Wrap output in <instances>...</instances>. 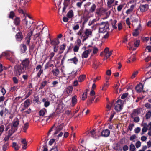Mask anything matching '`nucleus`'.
<instances>
[{"label": "nucleus", "mask_w": 151, "mask_h": 151, "mask_svg": "<svg viewBox=\"0 0 151 151\" xmlns=\"http://www.w3.org/2000/svg\"><path fill=\"white\" fill-rule=\"evenodd\" d=\"M28 21L25 17L22 20V23L19 29L23 32L25 38H52L53 37L49 33V30L47 27H42V25H39L35 28H32L26 31L27 28Z\"/></svg>", "instance_id": "1"}, {"label": "nucleus", "mask_w": 151, "mask_h": 151, "mask_svg": "<svg viewBox=\"0 0 151 151\" xmlns=\"http://www.w3.org/2000/svg\"><path fill=\"white\" fill-rule=\"evenodd\" d=\"M93 30L90 29H86L85 30L83 31V28H81L78 33V34L81 37V38L83 37V38H88L91 37L92 35Z\"/></svg>", "instance_id": "2"}, {"label": "nucleus", "mask_w": 151, "mask_h": 151, "mask_svg": "<svg viewBox=\"0 0 151 151\" xmlns=\"http://www.w3.org/2000/svg\"><path fill=\"white\" fill-rule=\"evenodd\" d=\"M109 24L108 21L103 22L101 23L100 27L99 32V33H104L109 29Z\"/></svg>", "instance_id": "3"}, {"label": "nucleus", "mask_w": 151, "mask_h": 151, "mask_svg": "<svg viewBox=\"0 0 151 151\" xmlns=\"http://www.w3.org/2000/svg\"><path fill=\"white\" fill-rule=\"evenodd\" d=\"M25 70L20 65H16L14 67V72L15 75L19 77Z\"/></svg>", "instance_id": "4"}, {"label": "nucleus", "mask_w": 151, "mask_h": 151, "mask_svg": "<svg viewBox=\"0 0 151 151\" xmlns=\"http://www.w3.org/2000/svg\"><path fill=\"white\" fill-rule=\"evenodd\" d=\"M50 44L53 47V51L56 52L58 50V45L60 43L58 38H50Z\"/></svg>", "instance_id": "5"}, {"label": "nucleus", "mask_w": 151, "mask_h": 151, "mask_svg": "<svg viewBox=\"0 0 151 151\" xmlns=\"http://www.w3.org/2000/svg\"><path fill=\"white\" fill-rule=\"evenodd\" d=\"M123 101L118 99L115 104L114 109L117 111H120L122 109Z\"/></svg>", "instance_id": "6"}, {"label": "nucleus", "mask_w": 151, "mask_h": 151, "mask_svg": "<svg viewBox=\"0 0 151 151\" xmlns=\"http://www.w3.org/2000/svg\"><path fill=\"white\" fill-rule=\"evenodd\" d=\"M43 65L39 64L35 68L37 72L36 77L37 78H40L41 75L43 73V70L42 69Z\"/></svg>", "instance_id": "7"}, {"label": "nucleus", "mask_w": 151, "mask_h": 151, "mask_svg": "<svg viewBox=\"0 0 151 151\" xmlns=\"http://www.w3.org/2000/svg\"><path fill=\"white\" fill-rule=\"evenodd\" d=\"M30 61L28 58H26L24 60H22V63L20 65L23 68L24 67V69L26 70L29 65Z\"/></svg>", "instance_id": "8"}, {"label": "nucleus", "mask_w": 151, "mask_h": 151, "mask_svg": "<svg viewBox=\"0 0 151 151\" xmlns=\"http://www.w3.org/2000/svg\"><path fill=\"white\" fill-rule=\"evenodd\" d=\"M141 26L140 23H139L137 28L133 32V36L135 37H137L139 34V31H141Z\"/></svg>", "instance_id": "9"}, {"label": "nucleus", "mask_w": 151, "mask_h": 151, "mask_svg": "<svg viewBox=\"0 0 151 151\" xmlns=\"http://www.w3.org/2000/svg\"><path fill=\"white\" fill-rule=\"evenodd\" d=\"M110 132V130L107 129L103 130L101 132V136L103 137H107L109 136Z\"/></svg>", "instance_id": "10"}, {"label": "nucleus", "mask_w": 151, "mask_h": 151, "mask_svg": "<svg viewBox=\"0 0 151 151\" xmlns=\"http://www.w3.org/2000/svg\"><path fill=\"white\" fill-rule=\"evenodd\" d=\"M143 86L142 83H139L136 86L135 89L137 92L140 93L142 91Z\"/></svg>", "instance_id": "11"}, {"label": "nucleus", "mask_w": 151, "mask_h": 151, "mask_svg": "<svg viewBox=\"0 0 151 151\" xmlns=\"http://www.w3.org/2000/svg\"><path fill=\"white\" fill-rule=\"evenodd\" d=\"M139 8L141 12H144L147 10L148 9V5L146 4L145 5H140Z\"/></svg>", "instance_id": "12"}, {"label": "nucleus", "mask_w": 151, "mask_h": 151, "mask_svg": "<svg viewBox=\"0 0 151 151\" xmlns=\"http://www.w3.org/2000/svg\"><path fill=\"white\" fill-rule=\"evenodd\" d=\"M19 124V119L16 117L13 120L12 122V126L18 128V125Z\"/></svg>", "instance_id": "13"}, {"label": "nucleus", "mask_w": 151, "mask_h": 151, "mask_svg": "<svg viewBox=\"0 0 151 151\" xmlns=\"http://www.w3.org/2000/svg\"><path fill=\"white\" fill-rule=\"evenodd\" d=\"M92 51V50L88 49L85 51L82 55V57L86 58L88 57V55Z\"/></svg>", "instance_id": "14"}, {"label": "nucleus", "mask_w": 151, "mask_h": 151, "mask_svg": "<svg viewBox=\"0 0 151 151\" xmlns=\"http://www.w3.org/2000/svg\"><path fill=\"white\" fill-rule=\"evenodd\" d=\"M20 21L19 17H16L14 19L13 23L15 26H18L20 25Z\"/></svg>", "instance_id": "15"}, {"label": "nucleus", "mask_w": 151, "mask_h": 151, "mask_svg": "<svg viewBox=\"0 0 151 151\" xmlns=\"http://www.w3.org/2000/svg\"><path fill=\"white\" fill-rule=\"evenodd\" d=\"M141 113V112L140 111V110L139 108H137L136 109H134L133 110L132 113L131 114V117L132 118H134L133 117V116H135L134 115V114H137L138 115Z\"/></svg>", "instance_id": "16"}, {"label": "nucleus", "mask_w": 151, "mask_h": 151, "mask_svg": "<svg viewBox=\"0 0 151 151\" xmlns=\"http://www.w3.org/2000/svg\"><path fill=\"white\" fill-rule=\"evenodd\" d=\"M17 127L12 125L10 129L8 131L9 134H10L12 135L13 134L17 131Z\"/></svg>", "instance_id": "17"}, {"label": "nucleus", "mask_w": 151, "mask_h": 151, "mask_svg": "<svg viewBox=\"0 0 151 151\" xmlns=\"http://www.w3.org/2000/svg\"><path fill=\"white\" fill-rule=\"evenodd\" d=\"M42 101L44 102V106L45 107H47L50 104V102L48 101V99L46 98H43L42 100Z\"/></svg>", "instance_id": "18"}, {"label": "nucleus", "mask_w": 151, "mask_h": 151, "mask_svg": "<svg viewBox=\"0 0 151 151\" xmlns=\"http://www.w3.org/2000/svg\"><path fill=\"white\" fill-rule=\"evenodd\" d=\"M20 50L22 52L24 53L27 51V48L26 45L24 44H21L20 46Z\"/></svg>", "instance_id": "19"}, {"label": "nucleus", "mask_w": 151, "mask_h": 151, "mask_svg": "<svg viewBox=\"0 0 151 151\" xmlns=\"http://www.w3.org/2000/svg\"><path fill=\"white\" fill-rule=\"evenodd\" d=\"M130 42H132L133 45H134V47L136 48L138 47L140 45V41L138 40H135L133 41Z\"/></svg>", "instance_id": "20"}, {"label": "nucleus", "mask_w": 151, "mask_h": 151, "mask_svg": "<svg viewBox=\"0 0 151 151\" xmlns=\"http://www.w3.org/2000/svg\"><path fill=\"white\" fill-rule=\"evenodd\" d=\"M68 61H71L72 62V63H73L75 65H76L78 63V60L76 56H75L73 58L68 59ZM71 63H72V62Z\"/></svg>", "instance_id": "21"}, {"label": "nucleus", "mask_w": 151, "mask_h": 151, "mask_svg": "<svg viewBox=\"0 0 151 151\" xmlns=\"http://www.w3.org/2000/svg\"><path fill=\"white\" fill-rule=\"evenodd\" d=\"M12 147L13 148H14L15 150H18L20 147V146L17 145V143L15 142H13L12 143Z\"/></svg>", "instance_id": "22"}, {"label": "nucleus", "mask_w": 151, "mask_h": 151, "mask_svg": "<svg viewBox=\"0 0 151 151\" xmlns=\"http://www.w3.org/2000/svg\"><path fill=\"white\" fill-rule=\"evenodd\" d=\"M47 84V82L46 80L43 81L41 83L39 89H42Z\"/></svg>", "instance_id": "23"}, {"label": "nucleus", "mask_w": 151, "mask_h": 151, "mask_svg": "<svg viewBox=\"0 0 151 151\" xmlns=\"http://www.w3.org/2000/svg\"><path fill=\"white\" fill-rule=\"evenodd\" d=\"M74 16L73 11L72 10H70L67 13V16L68 18H71Z\"/></svg>", "instance_id": "24"}, {"label": "nucleus", "mask_w": 151, "mask_h": 151, "mask_svg": "<svg viewBox=\"0 0 151 151\" xmlns=\"http://www.w3.org/2000/svg\"><path fill=\"white\" fill-rule=\"evenodd\" d=\"M96 8V5L94 4H93L92 5L89 9V12L90 13H93V12L95 11Z\"/></svg>", "instance_id": "25"}, {"label": "nucleus", "mask_w": 151, "mask_h": 151, "mask_svg": "<svg viewBox=\"0 0 151 151\" xmlns=\"http://www.w3.org/2000/svg\"><path fill=\"white\" fill-rule=\"evenodd\" d=\"M87 89L85 90V91L84 92L82 95V100L84 101L87 98Z\"/></svg>", "instance_id": "26"}, {"label": "nucleus", "mask_w": 151, "mask_h": 151, "mask_svg": "<svg viewBox=\"0 0 151 151\" xmlns=\"http://www.w3.org/2000/svg\"><path fill=\"white\" fill-rule=\"evenodd\" d=\"M52 72L53 75L55 76H57L60 73L59 70L58 68L53 69Z\"/></svg>", "instance_id": "27"}, {"label": "nucleus", "mask_w": 151, "mask_h": 151, "mask_svg": "<svg viewBox=\"0 0 151 151\" xmlns=\"http://www.w3.org/2000/svg\"><path fill=\"white\" fill-rule=\"evenodd\" d=\"M29 127V123L27 122L24 124V125L23 126V131L26 132L27 129Z\"/></svg>", "instance_id": "28"}, {"label": "nucleus", "mask_w": 151, "mask_h": 151, "mask_svg": "<svg viewBox=\"0 0 151 151\" xmlns=\"http://www.w3.org/2000/svg\"><path fill=\"white\" fill-rule=\"evenodd\" d=\"M45 111L46 112V109L44 108L43 109L40 110L39 112V114L40 116H44L45 114Z\"/></svg>", "instance_id": "29"}, {"label": "nucleus", "mask_w": 151, "mask_h": 151, "mask_svg": "<svg viewBox=\"0 0 151 151\" xmlns=\"http://www.w3.org/2000/svg\"><path fill=\"white\" fill-rule=\"evenodd\" d=\"M76 96H73L72 99V106H73L77 103V99L76 98Z\"/></svg>", "instance_id": "30"}, {"label": "nucleus", "mask_w": 151, "mask_h": 151, "mask_svg": "<svg viewBox=\"0 0 151 151\" xmlns=\"http://www.w3.org/2000/svg\"><path fill=\"white\" fill-rule=\"evenodd\" d=\"M9 145V142L4 144L2 146V149L3 151H6V150L8 148V146Z\"/></svg>", "instance_id": "31"}, {"label": "nucleus", "mask_w": 151, "mask_h": 151, "mask_svg": "<svg viewBox=\"0 0 151 151\" xmlns=\"http://www.w3.org/2000/svg\"><path fill=\"white\" fill-rule=\"evenodd\" d=\"M86 78V76L85 75H80L78 78V81L80 82H81L84 81Z\"/></svg>", "instance_id": "32"}, {"label": "nucleus", "mask_w": 151, "mask_h": 151, "mask_svg": "<svg viewBox=\"0 0 151 151\" xmlns=\"http://www.w3.org/2000/svg\"><path fill=\"white\" fill-rule=\"evenodd\" d=\"M66 46V44L65 43H64L60 46V51H62V52H60V53H62L63 52V51L65 49Z\"/></svg>", "instance_id": "33"}, {"label": "nucleus", "mask_w": 151, "mask_h": 151, "mask_svg": "<svg viewBox=\"0 0 151 151\" xmlns=\"http://www.w3.org/2000/svg\"><path fill=\"white\" fill-rule=\"evenodd\" d=\"M30 104V101L29 99H28L26 100L24 103V106L26 107H28L29 106Z\"/></svg>", "instance_id": "34"}, {"label": "nucleus", "mask_w": 151, "mask_h": 151, "mask_svg": "<svg viewBox=\"0 0 151 151\" xmlns=\"http://www.w3.org/2000/svg\"><path fill=\"white\" fill-rule=\"evenodd\" d=\"M20 32L17 33L16 34V38H23L22 33V31H21V30H20Z\"/></svg>", "instance_id": "35"}, {"label": "nucleus", "mask_w": 151, "mask_h": 151, "mask_svg": "<svg viewBox=\"0 0 151 151\" xmlns=\"http://www.w3.org/2000/svg\"><path fill=\"white\" fill-rule=\"evenodd\" d=\"M73 90V88L72 86H68L66 89V92L68 93H70Z\"/></svg>", "instance_id": "36"}, {"label": "nucleus", "mask_w": 151, "mask_h": 151, "mask_svg": "<svg viewBox=\"0 0 151 151\" xmlns=\"http://www.w3.org/2000/svg\"><path fill=\"white\" fill-rule=\"evenodd\" d=\"M117 22V21L116 20H114L111 23L113 28L115 29H116L117 28V26L116 25Z\"/></svg>", "instance_id": "37"}, {"label": "nucleus", "mask_w": 151, "mask_h": 151, "mask_svg": "<svg viewBox=\"0 0 151 151\" xmlns=\"http://www.w3.org/2000/svg\"><path fill=\"white\" fill-rule=\"evenodd\" d=\"M15 16V14L14 13L13 11H12L10 12V14L8 17L9 18L13 19Z\"/></svg>", "instance_id": "38"}, {"label": "nucleus", "mask_w": 151, "mask_h": 151, "mask_svg": "<svg viewBox=\"0 0 151 151\" xmlns=\"http://www.w3.org/2000/svg\"><path fill=\"white\" fill-rule=\"evenodd\" d=\"M82 18L84 20V21L83 22V24L86 23L88 22L89 19V17H85L83 15L82 17Z\"/></svg>", "instance_id": "39"}, {"label": "nucleus", "mask_w": 151, "mask_h": 151, "mask_svg": "<svg viewBox=\"0 0 151 151\" xmlns=\"http://www.w3.org/2000/svg\"><path fill=\"white\" fill-rule=\"evenodd\" d=\"M151 117V111H149L145 115V117L147 119H148Z\"/></svg>", "instance_id": "40"}, {"label": "nucleus", "mask_w": 151, "mask_h": 151, "mask_svg": "<svg viewBox=\"0 0 151 151\" xmlns=\"http://www.w3.org/2000/svg\"><path fill=\"white\" fill-rule=\"evenodd\" d=\"M135 147L134 145L131 144L129 147V150L130 151H135Z\"/></svg>", "instance_id": "41"}, {"label": "nucleus", "mask_w": 151, "mask_h": 151, "mask_svg": "<svg viewBox=\"0 0 151 151\" xmlns=\"http://www.w3.org/2000/svg\"><path fill=\"white\" fill-rule=\"evenodd\" d=\"M107 80L106 81V82L105 84H104V86L103 87L102 90H105L106 89V87H107L109 85V83H108V79H107V78H106Z\"/></svg>", "instance_id": "42"}, {"label": "nucleus", "mask_w": 151, "mask_h": 151, "mask_svg": "<svg viewBox=\"0 0 151 151\" xmlns=\"http://www.w3.org/2000/svg\"><path fill=\"white\" fill-rule=\"evenodd\" d=\"M64 126L63 123H62L58 125L56 128L57 130L60 131L63 128Z\"/></svg>", "instance_id": "43"}, {"label": "nucleus", "mask_w": 151, "mask_h": 151, "mask_svg": "<svg viewBox=\"0 0 151 151\" xmlns=\"http://www.w3.org/2000/svg\"><path fill=\"white\" fill-rule=\"evenodd\" d=\"M88 134L90 133L92 137H94L95 136V130L94 129H93L91 131L89 132H88Z\"/></svg>", "instance_id": "44"}, {"label": "nucleus", "mask_w": 151, "mask_h": 151, "mask_svg": "<svg viewBox=\"0 0 151 151\" xmlns=\"http://www.w3.org/2000/svg\"><path fill=\"white\" fill-rule=\"evenodd\" d=\"M95 98L93 96L91 97L89 99V101H88L87 104L88 105L89 104L92 103V102L94 101Z\"/></svg>", "instance_id": "45"}, {"label": "nucleus", "mask_w": 151, "mask_h": 151, "mask_svg": "<svg viewBox=\"0 0 151 151\" xmlns=\"http://www.w3.org/2000/svg\"><path fill=\"white\" fill-rule=\"evenodd\" d=\"M4 129V127L3 125H1L0 126V136H1L2 133Z\"/></svg>", "instance_id": "46"}, {"label": "nucleus", "mask_w": 151, "mask_h": 151, "mask_svg": "<svg viewBox=\"0 0 151 151\" xmlns=\"http://www.w3.org/2000/svg\"><path fill=\"white\" fill-rule=\"evenodd\" d=\"M12 80L14 83L15 84H17L18 83V80L16 77H12Z\"/></svg>", "instance_id": "47"}, {"label": "nucleus", "mask_w": 151, "mask_h": 151, "mask_svg": "<svg viewBox=\"0 0 151 151\" xmlns=\"http://www.w3.org/2000/svg\"><path fill=\"white\" fill-rule=\"evenodd\" d=\"M77 71H74L73 70L71 73V75L70 76H72L73 78H75L77 75Z\"/></svg>", "instance_id": "48"}, {"label": "nucleus", "mask_w": 151, "mask_h": 151, "mask_svg": "<svg viewBox=\"0 0 151 151\" xmlns=\"http://www.w3.org/2000/svg\"><path fill=\"white\" fill-rule=\"evenodd\" d=\"M9 55V53H8L3 52L2 53V54L0 56V58H1L3 56H6V58H8V57Z\"/></svg>", "instance_id": "49"}, {"label": "nucleus", "mask_w": 151, "mask_h": 151, "mask_svg": "<svg viewBox=\"0 0 151 151\" xmlns=\"http://www.w3.org/2000/svg\"><path fill=\"white\" fill-rule=\"evenodd\" d=\"M62 79L63 80V83H66L68 82V79L65 76H63L62 77Z\"/></svg>", "instance_id": "50"}, {"label": "nucleus", "mask_w": 151, "mask_h": 151, "mask_svg": "<svg viewBox=\"0 0 151 151\" xmlns=\"http://www.w3.org/2000/svg\"><path fill=\"white\" fill-rule=\"evenodd\" d=\"M115 0H108L107 4L108 6H110Z\"/></svg>", "instance_id": "51"}, {"label": "nucleus", "mask_w": 151, "mask_h": 151, "mask_svg": "<svg viewBox=\"0 0 151 151\" xmlns=\"http://www.w3.org/2000/svg\"><path fill=\"white\" fill-rule=\"evenodd\" d=\"M11 136V135L8 134V135L4 138V141L5 142L8 141L10 137Z\"/></svg>", "instance_id": "52"}, {"label": "nucleus", "mask_w": 151, "mask_h": 151, "mask_svg": "<svg viewBox=\"0 0 151 151\" xmlns=\"http://www.w3.org/2000/svg\"><path fill=\"white\" fill-rule=\"evenodd\" d=\"M96 21V19H94L91 21L90 20L89 22L88 25L90 26L94 23Z\"/></svg>", "instance_id": "53"}, {"label": "nucleus", "mask_w": 151, "mask_h": 151, "mask_svg": "<svg viewBox=\"0 0 151 151\" xmlns=\"http://www.w3.org/2000/svg\"><path fill=\"white\" fill-rule=\"evenodd\" d=\"M147 130H148L147 128L146 127H143L142 129V133H141V135H143L144 134V133L146 132Z\"/></svg>", "instance_id": "54"}, {"label": "nucleus", "mask_w": 151, "mask_h": 151, "mask_svg": "<svg viewBox=\"0 0 151 151\" xmlns=\"http://www.w3.org/2000/svg\"><path fill=\"white\" fill-rule=\"evenodd\" d=\"M79 49V47L77 45H76L74 46L73 48V50L74 52H78Z\"/></svg>", "instance_id": "55"}, {"label": "nucleus", "mask_w": 151, "mask_h": 151, "mask_svg": "<svg viewBox=\"0 0 151 151\" xmlns=\"http://www.w3.org/2000/svg\"><path fill=\"white\" fill-rule=\"evenodd\" d=\"M128 93H123L122 96L121 98L122 99H124L125 98H126L128 96Z\"/></svg>", "instance_id": "56"}, {"label": "nucleus", "mask_w": 151, "mask_h": 151, "mask_svg": "<svg viewBox=\"0 0 151 151\" xmlns=\"http://www.w3.org/2000/svg\"><path fill=\"white\" fill-rule=\"evenodd\" d=\"M138 72L137 71L134 72L132 76V78H134L138 74Z\"/></svg>", "instance_id": "57"}, {"label": "nucleus", "mask_w": 151, "mask_h": 151, "mask_svg": "<svg viewBox=\"0 0 151 151\" xmlns=\"http://www.w3.org/2000/svg\"><path fill=\"white\" fill-rule=\"evenodd\" d=\"M140 128L139 127H137L135 129V132L136 133H138L140 132Z\"/></svg>", "instance_id": "58"}, {"label": "nucleus", "mask_w": 151, "mask_h": 151, "mask_svg": "<svg viewBox=\"0 0 151 151\" xmlns=\"http://www.w3.org/2000/svg\"><path fill=\"white\" fill-rule=\"evenodd\" d=\"M137 148H138L141 146V142L140 141H137L135 144Z\"/></svg>", "instance_id": "59"}, {"label": "nucleus", "mask_w": 151, "mask_h": 151, "mask_svg": "<svg viewBox=\"0 0 151 151\" xmlns=\"http://www.w3.org/2000/svg\"><path fill=\"white\" fill-rule=\"evenodd\" d=\"M98 49L97 47H95L93 49V54H96L98 51Z\"/></svg>", "instance_id": "60"}, {"label": "nucleus", "mask_w": 151, "mask_h": 151, "mask_svg": "<svg viewBox=\"0 0 151 151\" xmlns=\"http://www.w3.org/2000/svg\"><path fill=\"white\" fill-rule=\"evenodd\" d=\"M128 45H129V46L130 47L129 48V50H131L132 49V47H133V46L132 42H129L128 43Z\"/></svg>", "instance_id": "61"}, {"label": "nucleus", "mask_w": 151, "mask_h": 151, "mask_svg": "<svg viewBox=\"0 0 151 151\" xmlns=\"http://www.w3.org/2000/svg\"><path fill=\"white\" fill-rule=\"evenodd\" d=\"M123 5L122 4L120 5L119 6H118L117 7V10L118 11H119V12L122 9V8H123Z\"/></svg>", "instance_id": "62"}, {"label": "nucleus", "mask_w": 151, "mask_h": 151, "mask_svg": "<svg viewBox=\"0 0 151 151\" xmlns=\"http://www.w3.org/2000/svg\"><path fill=\"white\" fill-rule=\"evenodd\" d=\"M139 120L140 119L138 117H136L134 118V121L135 122H138Z\"/></svg>", "instance_id": "63"}, {"label": "nucleus", "mask_w": 151, "mask_h": 151, "mask_svg": "<svg viewBox=\"0 0 151 151\" xmlns=\"http://www.w3.org/2000/svg\"><path fill=\"white\" fill-rule=\"evenodd\" d=\"M145 106L147 108H151V104L147 103L145 104Z\"/></svg>", "instance_id": "64"}]
</instances>
